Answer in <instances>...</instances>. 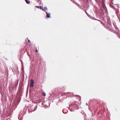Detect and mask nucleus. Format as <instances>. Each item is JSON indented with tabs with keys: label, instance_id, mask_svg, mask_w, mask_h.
<instances>
[{
	"label": "nucleus",
	"instance_id": "1",
	"mask_svg": "<svg viewBox=\"0 0 120 120\" xmlns=\"http://www.w3.org/2000/svg\"><path fill=\"white\" fill-rule=\"evenodd\" d=\"M34 82V81L31 80L30 81V87H33V86Z\"/></svg>",
	"mask_w": 120,
	"mask_h": 120
},
{
	"label": "nucleus",
	"instance_id": "2",
	"mask_svg": "<svg viewBox=\"0 0 120 120\" xmlns=\"http://www.w3.org/2000/svg\"><path fill=\"white\" fill-rule=\"evenodd\" d=\"M46 13L47 15L46 17L48 18L49 17H50V14L48 13L47 12H46Z\"/></svg>",
	"mask_w": 120,
	"mask_h": 120
},
{
	"label": "nucleus",
	"instance_id": "3",
	"mask_svg": "<svg viewBox=\"0 0 120 120\" xmlns=\"http://www.w3.org/2000/svg\"><path fill=\"white\" fill-rule=\"evenodd\" d=\"M42 10L46 12L45 11V10H47V8H45L44 9H42Z\"/></svg>",
	"mask_w": 120,
	"mask_h": 120
},
{
	"label": "nucleus",
	"instance_id": "4",
	"mask_svg": "<svg viewBox=\"0 0 120 120\" xmlns=\"http://www.w3.org/2000/svg\"><path fill=\"white\" fill-rule=\"evenodd\" d=\"M25 1H26V3L27 4H28L30 3V2H29L28 0H25Z\"/></svg>",
	"mask_w": 120,
	"mask_h": 120
},
{
	"label": "nucleus",
	"instance_id": "5",
	"mask_svg": "<svg viewBox=\"0 0 120 120\" xmlns=\"http://www.w3.org/2000/svg\"><path fill=\"white\" fill-rule=\"evenodd\" d=\"M39 8L41 9L42 10V9H43L42 7L41 6Z\"/></svg>",
	"mask_w": 120,
	"mask_h": 120
},
{
	"label": "nucleus",
	"instance_id": "6",
	"mask_svg": "<svg viewBox=\"0 0 120 120\" xmlns=\"http://www.w3.org/2000/svg\"><path fill=\"white\" fill-rule=\"evenodd\" d=\"M43 95L45 96H46V94L45 93H43Z\"/></svg>",
	"mask_w": 120,
	"mask_h": 120
},
{
	"label": "nucleus",
	"instance_id": "7",
	"mask_svg": "<svg viewBox=\"0 0 120 120\" xmlns=\"http://www.w3.org/2000/svg\"><path fill=\"white\" fill-rule=\"evenodd\" d=\"M36 8H39V7H40V6H36Z\"/></svg>",
	"mask_w": 120,
	"mask_h": 120
},
{
	"label": "nucleus",
	"instance_id": "8",
	"mask_svg": "<svg viewBox=\"0 0 120 120\" xmlns=\"http://www.w3.org/2000/svg\"><path fill=\"white\" fill-rule=\"evenodd\" d=\"M28 40V42H30V40Z\"/></svg>",
	"mask_w": 120,
	"mask_h": 120
},
{
	"label": "nucleus",
	"instance_id": "9",
	"mask_svg": "<svg viewBox=\"0 0 120 120\" xmlns=\"http://www.w3.org/2000/svg\"><path fill=\"white\" fill-rule=\"evenodd\" d=\"M36 51L37 52H38V51H37V50H36Z\"/></svg>",
	"mask_w": 120,
	"mask_h": 120
},
{
	"label": "nucleus",
	"instance_id": "10",
	"mask_svg": "<svg viewBox=\"0 0 120 120\" xmlns=\"http://www.w3.org/2000/svg\"><path fill=\"white\" fill-rule=\"evenodd\" d=\"M98 21H100L99 20H98Z\"/></svg>",
	"mask_w": 120,
	"mask_h": 120
}]
</instances>
